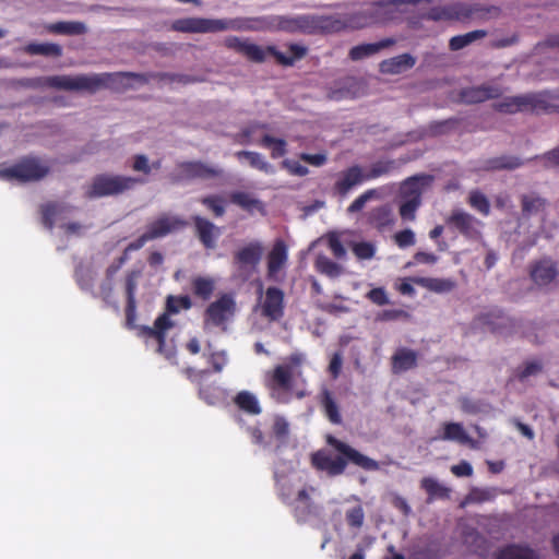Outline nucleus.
Wrapping results in <instances>:
<instances>
[{"mask_svg": "<svg viewBox=\"0 0 559 559\" xmlns=\"http://www.w3.org/2000/svg\"><path fill=\"white\" fill-rule=\"evenodd\" d=\"M328 443L333 447L340 455H333L328 451H318L312 455V464L317 469L325 472L330 476L341 475L347 462H350L366 471H378L380 465L373 459H370L358 452L347 443L337 440L334 437L328 438Z\"/></svg>", "mask_w": 559, "mask_h": 559, "instance_id": "obj_1", "label": "nucleus"}, {"mask_svg": "<svg viewBox=\"0 0 559 559\" xmlns=\"http://www.w3.org/2000/svg\"><path fill=\"white\" fill-rule=\"evenodd\" d=\"M192 306L191 299L188 296H168L166 302V312L159 316L154 325L143 328V334L146 337L148 346L155 348L156 352L165 355L166 358H171L175 354L173 346L165 344L166 333L175 326V322L170 319V314H176L180 310H188Z\"/></svg>", "mask_w": 559, "mask_h": 559, "instance_id": "obj_2", "label": "nucleus"}, {"mask_svg": "<svg viewBox=\"0 0 559 559\" xmlns=\"http://www.w3.org/2000/svg\"><path fill=\"white\" fill-rule=\"evenodd\" d=\"M305 355L296 353L287 357L273 371L265 374V385L273 400L278 403H287L293 396V382L301 376V366Z\"/></svg>", "mask_w": 559, "mask_h": 559, "instance_id": "obj_3", "label": "nucleus"}, {"mask_svg": "<svg viewBox=\"0 0 559 559\" xmlns=\"http://www.w3.org/2000/svg\"><path fill=\"white\" fill-rule=\"evenodd\" d=\"M173 28L185 33H217L224 31H254L260 28V26L253 25L252 21L243 17H187L175 21Z\"/></svg>", "mask_w": 559, "mask_h": 559, "instance_id": "obj_4", "label": "nucleus"}, {"mask_svg": "<svg viewBox=\"0 0 559 559\" xmlns=\"http://www.w3.org/2000/svg\"><path fill=\"white\" fill-rule=\"evenodd\" d=\"M105 84L104 79L97 74L52 75L35 79L32 86L52 87L60 91L90 92L98 91Z\"/></svg>", "mask_w": 559, "mask_h": 559, "instance_id": "obj_5", "label": "nucleus"}, {"mask_svg": "<svg viewBox=\"0 0 559 559\" xmlns=\"http://www.w3.org/2000/svg\"><path fill=\"white\" fill-rule=\"evenodd\" d=\"M394 11L393 3H371L358 11L346 14L348 29H359L385 24L393 19Z\"/></svg>", "mask_w": 559, "mask_h": 559, "instance_id": "obj_6", "label": "nucleus"}, {"mask_svg": "<svg viewBox=\"0 0 559 559\" xmlns=\"http://www.w3.org/2000/svg\"><path fill=\"white\" fill-rule=\"evenodd\" d=\"M143 182L144 180L130 176L99 175L93 179L86 194L91 198L120 194Z\"/></svg>", "mask_w": 559, "mask_h": 559, "instance_id": "obj_7", "label": "nucleus"}, {"mask_svg": "<svg viewBox=\"0 0 559 559\" xmlns=\"http://www.w3.org/2000/svg\"><path fill=\"white\" fill-rule=\"evenodd\" d=\"M241 53L255 62H262L267 58V56H273L280 63L284 66H292L297 59H300L306 53V48L294 44L288 46L287 52H282L273 46L261 47L247 40Z\"/></svg>", "mask_w": 559, "mask_h": 559, "instance_id": "obj_8", "label": "nucleus"}, {"mask_svg": "<svg viewBox=\"0 0 559 559\" xmlns=\"http://www.w3.org/2000/svg\"><path fill=\"white\" fill-rule=\"evenodd\" d=\"M49 173V165L46 160L27 157L21 159L12 167L0 171V177L15 179L19 181H35L44 178Z\"/></svg>", "mask_w": 559, "mask_h": 559, "instance_id": "obj_9", "label": "nucleus"}, {"mask_svg": "<svg viewBox=\"0 0 559 559\" xmlns=\"http://www.w3.org/2000/svg\"><path fill=\"white\" fill-rule=\"evenodd\" d=\"M237 305L231 294H223L215 301L211 302L204 313V330L211 326H218L223 330L234 318Z\"/></svg>", "mask_w": 559, "mask_h": 559, "instance_id": "obj_10", "label": "nucleus"}, {"mask_svg": "<svg viewBox=\"0 0 559 559\" xmlns=\"http://www.w3.org/2000/svg\"><path fill=\"white\" fill-rule=\"evenodd\" d=\"M277 486L280 495L284 501L290 503L295 508V513L298 521H305L306 516L311 513L312 507L310 502L309 491H313V488H298L294 489L290 481L286 478L277 477Z\"/></svg>", "mask_w": 559, "mask_h": 559, "instance_id": "obj_11", "label": "nucleus"}, {"mask_svg": "<svg viewBox=\"0 0 559 559\" xmlns=\"http://www.w3.org/2000/svg\"><path fill=\"white\" fill-rule=\"evenodd\" d=\"M72 207L63 204H48L43 207V222L44 225L51 229L53 226H59L64 229L66 235H81L85 227L76 222L68 221Z\"/></svg>", "mask_w": 559, "mask_h": 559, "instance_id": "obj_12", "label": "nucleus"}, {"mask_svg": "<svg viewBox=\"0 0 559 559\" xmlns=\"http://www.w3.org/2000/svg\"><path fill=\"white\" fill-rule=\"evenodd\" d=\"M253 22V25L263 28H275L289 33H308L311 34V14H299L293 16L277 15L270 19V22H265L260 19H249ZM259 31V28L257 29Z\"/></svg>", "mask_w": 559, "mask_h": 559, "instance_id": "obj_13", "label": "nucleus"}, {"mask_svg": "<svg viewBox=\"0 0 559 559\" xmlns=\"http://www.w3.org/2000/svg\"><path fill=\"white\" fill-rule=\"evenodd\" d=\"M259 309L261 314L270 321H277L284 314V293L277 287H269L263 292L259 286Z\"/></svg>", "mask_w": 559, "mask_h": 559, "instance_id": "obj_14", "label": "nucleus"}, {"mask_svg": "<svg viewBox=\"0 0 559 559\" xmlns=\"http://www.w3.org/2000/svg\"><path fill=\"white\" fill-rule=\"evenodd\" d=\"M287 260V246L282 239H277L267 255V280L276 283L283 282L285 278V267Z\"/></svg>", "mask_w": 559, "mask_h": 559, "instance_id": "obj_15", "label": "nucleus"}, {"mask_svg": "<svg viewBox=\"0 0 559 559\" xmlns=\"http://www.w3.org/2000/svg\"><path fill=\"white\" fill-rule=\"evenodd\" d=\"M447 222L467 238L477 239L480 236L481 222L462 210H454Z\"/></svg>", "mask_w": 559, "mask_h": 559, "instance_id": "obj_16", "label": "nucleus"}, {"mask_svg": "<svg viewBox=\"0 0 559 559\" xmlns=\"http://www.w3.org/2000/svg\"><path fill=\"white\" fill-rule=\"evenodd\" d=\"M530 275L532 281L539 287L552 284L559 275L556 261L550 258H543L531 264Z\"/></svg>", "mask_w": 559, "mask_h": 559, "instance_id": "obj_17", "label": "nucleus"}, {"mask_svg": "<svg viewBox=\"0 0 559 559\" xmlns=\"http://www.w3.org/2000/svg\"><path fill=\"white\" fill-rule=\"evenodd\" d=\"M539 95L526 94L520 96L506 97L496 104V108L506 114L537 109L540 106Z\"/></svg>", "mask_w": 559, "mask_h": 559, "instance_id": "obj_18", "label": "nucleus"}, {"mask_svg": "<svg viewBox=\"0 0 559 559\" xmlns=\"http://www.w3.org/2000/svg\"><path fill=\"white\" fill-rule=\"evenodd\" d=\"M348 29L346 14L316 15L311 14V34L337 33Z\"/></svg>", "mask_w": 559, "mask_h": 559, "instance_id": "obj_19", "label": "nucleus"}, {"mask_svg": "<svg viewBox=\"0 0 559 559\" xmlns=\"http://www.w3.org/2000/svg\"><path fill=\"white\" fill-rule=\"evenodd\" d=\"M366 181L365 170L360 166H352L337 175L334 185L335 191L346 195L353 188Z\"/></svg>", "mask_w": 559, "mask_h": 559, "instance_id": "obj_20", "label": "nucleus"}, {"mask_svg": "<svg viewBox=\"0 0 559 559\" xmlns=\"http://www.w3.org/2000/svg\"><path fill=\"white\" fill-rule=\"evenodd\" d=\"M185 223L176 216L162 215L152 222L146 229L151 240L165 237L166 235L181 228Z\"/></svg>", "mask_w": 559, "mask_h": 559, "instance_id": "obj_21", "label": "nucleus"}, {"mask_svg": "<svg viewBox=\"0 0 559 559\" xmlns=\"http://www.w3.org/2000/svg\"><path fill=\"white\" fill-rule=\"evenodd\" d=\"M431 181L432 177L428 175H417L406 179L401 186V198L421 202V194Z\"/></svg>", "mask_w": 559, "mask_h": 559, "instance_id": "obj_22", "label": "nucleus"}, {"mask_svg": "<svg viewBox=\"0 0 559 559\" xmlns=\"http://www.w3.org/2000/svg\"><path fill=\"white\" fill-rule=\"evenodd\" d=\"M142 277L140 271H131L128 273L124 283L126 296H127V307L126 314L127 321L129 324H132L136 318V301H135V292L139 285V282Z\"/></svg>", "mask_w": 559, "mask_h": 559, "instance_id": "obj_23", "label": "nucleus"}, {"mask_svg": "<svg viewBox=\"0 0 559 559\" xmlns=\"http://www.w3.org/2000/svg\"><path fill=\"white\" fill-rule=\"evenodd\" d=\"M462 20L489 21L501 15V9L496 5L462 3Z\"/></svg>", "mask_w": 559, "mask_h": 559, "instance_id": "obj_24", "label": "nucleus"}, {"mask_svg": "<svg viewBox=\"0 0 559 559\" xmlns=\"http://www.w3.org/2000/svg\"><path fill=\"white\" fill-rule=\"evenodd\" d=\"M416 64V58L411 53H402L381 61L380 71L384 74H401Z\"/></svg>", "mask_w": 559, "mask_h": 559, "instance_id": "obj_25", "label": "nucleus"}, {"mask_svg": "<svg viewBox=\"0 0 559 559\" xmlns=\"http://www.w3.org/2000/svg\"><path fill=\"white\" fill-rule=\"evenodd\" d=\"M417 364V354L415 350L401 347L397 348L392 356V371L394 373H402L413 369Z\"/></svg>", "mask_w": 559, "mask_h": 559, "instance_id": "obj_26", "label": "nucleus"}, {"mask_svg": "<svg viewBox=\"0 0 559 559\" xmlns=\"http://www.w3.org/2000/svg\"><path fill=\"white\" fill-rule=\"evenodd\" d=\"M262 257V246L260 242H251L245 247H242L236 253V261L241 266H249L254 269L260 262Z\"/></svg>", "mask_w": 559, "mask_h": 559, "instance_id": "obj_27", "label": "nucleus"}, {"mask_svg": "<svg viewBox=\"0 0 559 559\" xmlns=\"http://www.w3.org/2000/svg\"><path fill=\"white\" fill-rule=\"evenodd\" d=\"M119 265H111L106 271V276L100 283L99 290L95 295L104 300L108 306L118 308V302L114 295V276L117 273Z\"/></svg>", "mask_w": 559, "mask_h": 559, "instance_id": "obj_28", "label": "nucleus"}, {"mask_svg": "<svg viewBox=\"0 0 559 559\" xmlns=\"http://www.w3.org/2000/svg\"><path fill=\"white\" fill-rule=\"evenodd\" d=\"M194 223L203 245L207 248H213L217 237L219 236V229L214 224L200 216L194 217Z\"/></svg>", "mask_w": 559, "mask_h": 559, "instance_id": "obj_29", "label": "nucleus"}, {"mask_svg": "<svg viewBox=\"0 0 559 559\" xmlns=\"http://www.w3.org/2000/svg\"><path fill=\"white\" fill-rule=\"evenodd\" d=\"M438 439L447 441H455L461 444H469L475 447L474 441L468 436L464 427L459 423H447L443 426V435Z\"/></svg>", "mask_w": 559, "mask_h": 559, "instance_id": "obj_30", "label": "nucleus"}, {"mask_svg": "<svg viewBox=\"0 0 559 559\" xmlns=\"http://www.w3.org/2000/svg\"><path fill=\"white\" fill-rule=\"evenodd\" d=\"M499 95L498 88L489 86H474L462 91L461 97L465 103H480Z\"/></svg>", "mask_w": 559, "mask_h": 559, "instance_id": "obj_31", "label": "nucleus"}, {"mask_svg": "<svg viewBox=\"0 0 559 559\" xmlns=\"http://www.w3.org/2000/svg\"><path fill=\"white\" fill-rule=\"evenodd\" d=\"M462 3H454L444 7H435L427 13V19L432 21L462 20Z\"/></svg>", "mask_w": 559, "mask_h": 559, "instance_id": "obj_32", "label": "nucleus"}, {"mask_svg": "<svg viewBox=\"0 0 559 559\" xmlns=\"http://www.w3.org/2000/svg\"><path fill=\"white\" fill-rule=\"evenodd\" d=\"M239 160L246 159L248 164L266 175L275 174V168L271 165L262 154L251 151H239L236 153Z\"/></svg>", "mask_w": 559, "mask_h": 559, "instance_id": "obj_33", "label": "nucleus"}, {"mask_svg": "<svg viewBox=\"0 0 559 559\" xmlns=\"http://www.w3.org/2000/svg\"><path fill=\"white\" fill-rule=\"evenodd\" d=\"M369 223L379 230H384L394 224L392 209L389 205H382L373 209L369 213Z\"/></svg>", "mask_w": 559, "mask_h": 559, "instance_id": "obj_34", "label": "nucleus"}, {"mask_svg": "<svg viewBox=\"0 0 559 559\" xmlns=\"http://www.w3.org/2000/svg\"><path fill=\"white\" fill-rule=\"evenodd\" d=\"M412 282L439 294L451 292L455 287L454 281L449 278L414 277Z\"/></svg>", "mask_w": 559, "mask_h": 559, "instance_id": "obj_35", "label": "nucleus"}, {"mask_svg": "<svg viewBox=\"0 0 559 559\" xmlns=\"http://www.w3.org/2000/svg\"><path fill=\"white\" fill-rule=\"evenodd\" d=\"M46 28L50 33L62 35H81L87 32L86 25L79 21L58 22L47 25Z\"/></svg>", "mask_w": 559, "mask_h": 559, "instance_id": "obj_36", "label": "nucleus"}, {"mask_svg": "<svg viewBox=\"0 0 559 559\" xmlns=\"http://www.w3.org/2000/svg\"><path fill=\"white\" fill-rule=\"evenodd\" d=\"M236 405L251 415H259L261 406L255 394L249 391H241L235 397Z\"/></svg>", "mask_w": 559, "mask_h": 559, "instance_id": "obj_37", "label": "nucleus"}, {"mask_svg": "<svg viewBox=\"0 0 559 559\" xmlns=\"http://www.w3.org/2000/svg\"><path fill=\"white\" fill-rule=\"evenodd\" d=\"M215 289V281L209 276H195L192 280L193 294L203 300L211 298Z\"/></svg>", "mask_w": 559, "mask_h": 559, "instance_id": "obj_38", "label": "nucleus"}, {"mask_svg": "<svg viewBox=\"0 0 559 559\" xmlns=\"http://www.w3.org/2000/svg\"><path fill=\"white\" fill-rule=\"evenodd\" d=\"M486 31L476 29L463 35L453 36L449 43L450 49L454 51L463 49L464 47L471 45L472 43L486 37Z\"/></svg>", "mask_w": 559, "mask_h": 559, "instance_id": "obj_39", "label": "nucleus"}, {"mask_svg": "<svg viewBox=\"0 0 559 559\" xmlns=\"http://www.w3.org/2000/svg\"><path fill=\"white\" fill-rule=\"evenodd\" d=\"M180 169L183 174L191 177H211L219 175L221 171L210 168L201 163L187 162L180 165Z\"/></svg>", "mask_w": 559, "mask_h": 559, "instance_id": "obj_40", "label": "nucleus"}, {"mask_svg": "<svg viewBox=\"0 0 559 559\" xmlns=\"http://www.w3.org/2000/svg\"><path fill=\"white\" fill-rule=\"evenodd\" d=\"M547 205V201L535 193L522 197V211L526 215H534L543 212Z\"/></svg>", "mask_w": 559, "mask_h": 559, "instance_id": "obj_41", "label": "nucleus"}, {"mask_svg": "<svg viewBox=\"0 0 559 559\" xmlns=\"http://www.w3.org/2000/svg\"><path fill=\"white\" fill-rule=\"evenodd\" d=\"M24 51L28 55L55 56L59 57L62 53V48L52 43H31L24 47Z\"/></svg>", "mask_w": 559, "mask_h": 559, "instance_id": "obj_42", "label": "nucleus"}, {"mask_svg": "<svg viewBox=\"0 0 559 559\" xmlns=\"http://www.w3.org/2000/svg\"><path fill=\"white\" fill-rule=\"evenodd\" d=\"M497 559H537L535 552L523 546L511 545L502 549Z\"/></svg>", "mask_w": 559, "mask_h": 559, "instance_id": "obj_43", "label": "nucleus"}, {"mask_svg": "<svg viewBox=\"0 0 559 559\" xmlns=\"http://www.w3.org/2000/svg\"><path fill=\"white\" fill-rule=\"evenodd\" d=\"M259 144L265 148H269L273 158H278L286 154V142L283 139L265 134L262 136Z\"/></svg>", "mask_w": 559, "mask_h": 559, "instance_id": "obj_44", "label": "nucleus"}, {"mask_svg": "<svg viewBox=\"0 0 559 559\" xmlns=\"http://www.w3.org/2000/svg\"><path fill=\"white\" fill-rule=\"evenodd\" d=\"M421 487L429 495V500H432L435 498H447V497H449V489L447 487H444L443 485H441L433 477H425V478H423Z\"/></svg>", "mask_w": 559, "mask_h": 559, "instance_id": "obj_45", "label": "nucleus"}, {"mask_svg": "<svg viewBox=\"0 0 559 559\" xmlns=\"http://www.w3.org/2000/svg\"><path fill=\"white\" fill-rule=\"evenodd\" d=\"M316 267L317 270L325 274L329 277H337L342 274L343 269L337 263L333 262L325 255H318L316 259Z\"/></svg>", "mask_w": 559, "mask_h": 559, "instance_id": "obj_46", "label": "nucleus"}, {"mask_svg": "<svg viewBox=\"0 0 559 559\" xmlns=\"http://www.w3.org/2000/svg\"><path fill=\"white\" fill-rule=\"evenodd\" d=\"M322 405L325 412V415L329 417L330 421L333 424H341L342 417L338 412V407L335 401L332 397V394L324 390L322 393Z\"/></svg>", "mask_w": 559, "mask_h": 559, "instance_id": "obj_47", "label": "nucleus"}, {"mask_svg": "<svg viewBox=\"0 0 559 559\" xmlns=\"http://www.w3.org/2000/svg\"><path fill=\"white\" fill-rule=\"evenodd\" d=\"M230 198L235 204L248 211L262 207L261 201L248 192H234Z\"/></svg>", "mask_w": 559, "mask_h": 559, "instance_id": "obj_48", "label": "nucleus"}, {"mask_svg": "<svg viewBox=\"0 0 559 559\" xmlns=\"http://www.w3.org/2000/svg\"><path fill=\"white\" fill-rule=\"evenodd\" d=\"M352 250L359 260H371L377 251L372 241H356L352 243Z\"/></svg>", "mask_w": 559, "mask_h": 559, "instance_id": "obj_49", "label": "nucleus"}, {"mask_svg": "<svg viewBox=\"0 0 559 559\" xmlns=\"http://www.w3.org/2000/svg\"><path fill=\"white\" fill-rule=\"evenodd\" d=\"M271 431L276 439L285 441L289 435L288 420L284 416L274 415L272 417Z\"/></svg>", "mask_w": 559, "mask_h": 559, "instance_id": "obj_50", "label": "nucleus"}, {"mask_svg": "<svg viewBox=\"0 0 559 559\" xmlns=\"http://www.w3.org/2000/svg\"><path fill=\"white\" fill-rule=\"evenodd\" d=\"M381 191L379 189H369L360 194L353 203L348 206V213H355L365 207L368 201L381 198Z\"/></svg>", "mask_w": 559, "mask_h": 559, "instance_id": "obj_51", "label": "nucleus"}, {"mask_svg": "<svg viewBox=\"0 0 559 559\" xmlns=\"http://www.w3.org/2000/svg\"><path fill=\"white\" fill-rule=\"evenodd\" d=\"M96 272L90 266H79L75 272L76 282L84 290H92Z\"/></svg>", "mask_w": 559, "mask_h": 559, "instance_id": "obj_52", "label": "nucleus"}, {"mask_svg": "<svg viewBox=\"0 0 559 559\" xmlns=\"http://www.w3.org/2000/svg\"><path fill=\"white\" fill-rule=\"evenodd\" d=\"M378 52V47L374 46V43L371 44H362L355 46L349 51V57L352 60H361L364 58L373 56Z\"/></svg>", "mask_w": 559, "mask_h": 559, "instance_id": "obj_53", "label": "nucleus"}, {"mask_svg": "<svg viewBox=\"0 0 559 559\" xmlns=\"http://www.w3.org/2000/svg\"><path fill=\"white\" fill-rule=\"evenodd\" d=\"M420 201H412V200H404L402 199L401 205H400V216L404 221H415L416 218V211L420 206Z\"/></svg>", "mask_w": 559, "mask_h": 559, "instance_id": "obj_54", "label": "nucleus"}, {"mask_svg": "<svg viewBox=\"0 0 559 559\" xmlns=\"http://www.w3.org/2000/svg\"><path fill=\"white\" fill-rule=\"evenodd\" d=\"M469 204L475 210H477L479 213H481L484 215H488L489 214L490 204H489V201L487 200V198L483 193H480L478 191L471 192V194H469Z\"/></svg>", "mask_w": 559, "mask_h": 559, "instance_id": "obj_55", "label": "nucleus"}, {"mask_svg": "<svg viewBox=\"0 0 559 559\" xmlns=\"http://www.w3.org/2000/svg\"><path fill=\"white\" fill-rule=\"evenodd\" d=\"M392 168V163L390 162H379L370 167V169L365 171L366 181L379 178L390 171Z\"/></svg>", "mask_w": 559, "mask_h": 559, "instance_id": "obj_56", "label": "nucleus"}, {"mask_svg": "<svg viewBox=\"0 0 559 559\" xmlns=\"http://www.w3.org/2000/svg\"><path fill=\"white\" fill-rule=\"evenodd\" d=\"M200 397L209 405L217 404L222 396L219 389L216 386H201L199 390Z\"/></svg>", "mask_w": 559, "mask_h": 559, "instance_id": "obj_57", "label": "nucleus"}, {"mask_svg": "<svg viewBox=\"0 0 559 559\" xmlns=\"http://www.w3.org/2000/svg\"><path fill=\"white\" fill-rule=\"evenodd\" d=\"M209 361L213 366L214 371L221 372L228 364V355L226 350H214L210 353Z\"/></svg>", "mask_w": 559, "mask_h": 559, "instance_id": "obj_58", "label": "nucleus"}, {"mask_svg": "<svg viewBox=\"0 0 559 559\" xmlns=\"http://www.w3.org/2000/svg\"><path fill=\"white\" fill-rule=\"evenodd\" d=\"M493 496L495 495L490 489L474 488L466 497V503H480L491 500Z\"/></svg>", "mask_w": 559, "mask_h": 559, "instance_id": "obj_59", "label": "nucleus"}, {"mask_svg": "<svg viewBox=\"0 0 559 559\" xmlns=\"http://www.w3.org/2000/svg\"><path fill=\"white\" fill-rule=\"evenodd\" d=\"M328 245H329V248L330 250L332 251V253L337 258V259H343L345 258L346 255V250L345 248L343 247L341 240H340V237L337 236V234L335 233H331L328 235Z\"/></svg>", "mask_w": 559, "mask_h": 559, "instance_id": "obj_60", "label": "nucleus"}, {"mask_svg": "<svg viewBox=\"0 0 559 559\" xmlns=\"http://www.w3.org/2000/svg\"><path fill=\"white\" fill-rule=\"evenodd\" d=\"M365 513L360 506L346 512V521L353 527H360L364 524Z\"/></svg>", "mask_w": 559, "mask_h": 559, "instance_id": "obj_61", "label": "nucleus"}, {"mask_svg": "<svg viewBox=\"0 0 559 559\" xmlns=\"http://www.w3.org/2000/svg\"><path fill=\"white\" fill-rule=\"evenodd\" d=\"M282 166L285 169H287L290 175H294V176L302 177L309 173V170L306 166L301 165L298 160H294V159L283 160Z\"/></svg>", "mask_w": 559, "mask_h": 559, "instance_id": "obj_62", "label": "nucleus"}, {"mask_svg": "<svg viewBox=\"0 0 559 559\" xmlns=\"http://www.w3.org/2000/svg\"><path fill=\"white\" fill-rule=\"evenodd\" d=\"M394 238L400 248L411 247L415 243V234L408 228L395 234Z\"/></svg>", "mask_w": 559, "mask_h": 559, "instance_id": "obj_63", "label": "nucleus"}, {"mask_svg": "<svg viewBox=\"0 0 559 559\" xmlns=\"http://www.w3.org/2000/svg\"><path fill=\"white\" fill-rule=\"evenodd\" d=\"M521 165V162L516 157H501L490 162V168L500 169L509 168L513 169Z\"/></svg>", "mask_w": 559, "mask_h": 559, "instance_id": "obj_64", "label": "nucleus"}]
</instances>
